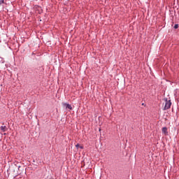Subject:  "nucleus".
I'll list each match as a JSON object with an SVG mask.
<instances>
[{
    "instance_id": "obj_1",
    "label": "nucleus",
    "mask_w": 179,
    "mask_h": 179,
    "mask_svg": "<svg viewBox=\"0 0 179 179\" xmlns=\"http://www.w3.org/2000/svg\"><path fill=\"white\" fill-rule=\"evenodd\" d=\"M170 107H171V101H167V99H166V103H165V106L164 108V110H169V108H170Z\"/></svg>"
},
{
    "instance_id": "obj_2",
    "label": "nucleus",
    "mask_w": 179,
    "mask_h": 179,
    "mask_svg": "<svg viewBox=\"0 0 179 179\" xmlns=\"http://www.w3.org/2000/svg\"><path fill=\"white\" fill-rule=\"evenodd\" d=\"M63 106L65 107L66 110H72V106L69 103H64Z\"/></svg>"
},
{
    "instance_id": "obj_3",
    "label": "nucleus",
    "mask_w": 179,
    "mask_h": 179,
    "mask_svg": "<svg viewBox=\"0 0 179 179\" xmlns=\"http://www.w3.org/2000/svg\"><path fill=\"white\" fill-rule=\"evenodd\" d=\"M0 129L3 131V132H6V126H1L0 127Z\"/></svg>"
},
{
    "instance_id": "obj_4",
    "label": "nucleus",
    "mask_w": 179,
    "mask_h": 179,
    "mask_svg": "<svg viewBox=\"0 0 179 179\" xmlns=\"http://www.w3.org/2000/svg\"><path fill=\"white\" fill-rule=\"evenodd\" d=\"M162 133L163 134H167V128L166 127H163L162 128Z\"/></svg>"
},
{
    "instance_id": "obj_5",
    "label": "nucleus",
    "mask_w": 179,
    "mask_h": 179,
    "mask_svg": "<svg viewBox=\"0 0 179 179\" xmlns=\"http://www.w3.org/2000/svg\"><path fill=\"white\" fill-rule=\"evenodd\" d=\"M5 2L4 0H0V5H2V3H3Z\"/></svg>"
},
{
    "instance_id": "obj_6",
    "label": "nucleus",
    "mask_w": 179,
    "mask_h": 179,
    "mask_svg": "<svg viewBox=\"0 0 179 179\" xmlns=\"http://www.w3.org/2000/svg\"><path fill=\"white\" fill-rule=\"evenodd\" d=\"M174 29H178V24H175L174 25Z\"/></svg>"
},
{
    "instance_id": "obj_7",
    "label": "nucleus",
    "mask_w": 179,
    "mask_h": 179,
    "mask_svg": "<svg viewBox=\"0 0 179 179\" xmlns=\"http://www.w3.org/2000/svg\"><path fill=\"white\" fill-rule=\"evenodd\" d=\"M76 148L77 149H79V148H80L79 144H77V145H76Z\"/></svg>"
},
{
    "instance_id": "obj_8",
    "label": "nucleus",
    "mask_w": 179,
    "mask_h": 179,
    "mask_svg": "<svg viewBox=\"0 0 179 179\" xmlns=\"http://www.w3.org/2000/svg\"><path fill=\"white\" fill-rule=\"evenodd\" d=\"M80 149H83V146H80Z\"/></svg>"
}]
</instances>
